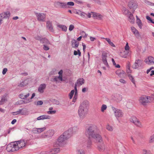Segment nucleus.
Instances as JSON below:
<instances>
[{
  "label": "nucleus",
  "mask_w": 154,
  "mask_h": 154,
  "mask_svg": "<svg viewBox=\"0 0 154 154\" xmlns=\"http://www.w3.org/2000/svg\"><path fill=\"white\" fill-rule=\"evenodd\" d=\"M100 130L98 127L94 124H90L86 127L85 134L90 139L95 136L97 133H99Z\"/></svg>",
  "instance_id": "nucleus-1"
},
{
  "label": "nucleus",
  "mask_w": 154,
  "mask_h": 154,
  "mask_svg": "<svg viewBox=\"0 0 154 154\" xmlns=\"http://www.w3.org/2000/svg\"><path fill=\"white\" fill-rule=\"evenodd\" d=\"M89 108V103L87 101H84L80 105L78 113L80 119H83L87 114Z\"/></svg>",
  "instance_id": "nucleus-2"
},
{
  "label": "nucleus",
  "mask_w": 154,
  "mask_h": 154,
  "mask_svg": "<svg viewBox=\"0 0 154 154\" xmlns=\"http://www.w3.org/2000/svg\"><path fill=\"white\" fill-rule=\"evenodd\" d=\"M152 97L147 96L141 97L139 100L140 103L143 105L145 106L148 103L152 102Z\"/></svg>",
  "instance_id": "nucleus-3"
},
{
  "label": "nucleus",
  "mask_w": 154,
  "mask_h": 154,
  "mask_svg": "<svg viewBox=\"0 0 154 154\" xmlns=\"http://www.w3.org/2000/svg\"><path fill=\"white\" fill-rule=\"evenodd\" d=\"M128 6L134 13L137 8V3L136 0H130L128 2Z\"/></svg>",
  "instance_id": "nucleus-4"
},
{
  "label": "nucleus",
  "mask_w": 154,
  "mask_h": 154,
  "mask_svg": "<svg viewBox=\"0 0 154 154\" xmlns=\"http://www.w3.org/2000/svg\"><path fill=\"white\" fill-rule=\"evenodd\" d=\"M6 150L8 152H13L18 150L15 142H13L8 144L7 146Z\"/></svg>",
  "instance_id": "nucleus-5"
},
{
  "label": "nucleus",
  "mask_w": 154,
  "mask_h": 154,
  "mask_svg": "<svg viewBox=\"0 0 154 154\" xmlns=\"http://www.w3.org/2000/svg\"><path fill=\"white\" fill-rule=\"evenodd\" d=\"M6 150L8 152H13L18 150L15 142H13L8 144L7 146Z\"/></svg>",
  "instance_id": "nucleus-6"
},
{
  "label": "nucleus",
  "mask_w": 154,
  "mask_h": 154,
  "mask_svg": "<svg viewBox=\"0 0 154 154\" xmlns=\"http://www.w3.org/2000/svg\"><path fill=\"white\" fill-rule=\"evenodd\" d=\"M112 109L113 111L114 115L117 119L122 118L123 116V113L122 110L114 107H112Z\"/></svg>",
  "instance_id": "nucleus-7"
},
{
  "label": "nucleus",
  "mask_w": 154,
  "mask_h": 154,
  "mask_svg": "<svg viewBox=\"0 0 154 154\" xmlns=\"http://www.w3.org/2000/svg\"><path fill=\"white\" fill-rule=\"evenodd\" d=\"M15 142L17 148L18 149V150L21 148L24 147L27 143L26 140H21Z\"/></svg>",
  "instance_id": "nucleus-8"
},
{
  "label": "nucleus",
  "mask_w": 154,
  "mask_h": 154,
  "mask_svg": "<svg viewBox=\"0 0 154 154\" xmlns=\"http://www.w3.org/2000/svg\"><path fill=\"white\" fill-rule=\"evenodd\" d=\"M130 121L134 123L137 127L142 128L143 126L141 122L135 116L132 117L130 119Z\"/></svg>",
  "instance_id": "nucleus-9"
},
{
  "label": "nucleus",
  "mask_w": 154,
  "mask_h": 154,
  "mask_svg": "<svg viewBox=\"0 0 154 154\" xmlns=\"http://www.w3.org/2000/svg\"><path fill=\"white\" fill-rule=\"evenodd\" d=\"M60 146L59 144L57 142L55 143L53 145L54 147V149H52L50 151V153L51 154H54L57 153L59 152L60 151V149L58 147Z\"/></svg>",
  "instance_id": "nucleus-10"
},
{
  "label": "nucleus",
  "mask_w": 154,
  "mask_h": 154,
  "mask_svg": "<svg viewBox=\"0 0 154 154\" xmlns=\"http://www.w3.org/2000/svg\"><path fill=\"white\" fill-rule=\"evenodd\" d=\"M42 42L43 44V49L46 51L49 50L50 49L49 45H51L50 42L47 39H44Z\"/></svg>",
  "instance_id": "nucleus-11"
},
{
  "label": "nucleus",
  "mask_w": 154,
  "mask_h": 154,
  "mask_svg": "<svg viewBox=\"0 0 154 154\" xmlns=\"http://www.w3.org/2000/svg\"><path fill=\"white\" fill-rule=\"evenodd\" d=\"M35 15L38 21L44 22L46 19V14L43 13H36Z\"/></svg>",
  "instance_id": "nucleus-12"
},
{
  "label": "nucleus",
  "mask_w": 154,
  "mask_h": 154,
  "mask_svg": "<svg viewBox=\"0 0 154 154\" xmlns=\"http://www.w3.org/2000/svg\"><path fill=\"white\" fill-rule=\"evenodd\" d=\"M85 83V80L83 78H80L78 79L75 85L74 89L75 90L77 89V86H80L82 85L83 84Z\"/></svg>",
  "instance_id": "nucleus-13"
},
{
  "label": "nucleus",
  "mask_w": 154,
  "mask_h": 154,
  "mask_svg": "<svg viewBox=\"0 0 154 154\" xmlns=\"http://www.w3.org/2000/svg\"><path fill=\"white\" fill-rule=\"evenodd\" d=\"M54 134V131L51 130L48 131L46 133H45V135H43L42 136V138H45L50 137H52Z\"/></svg>",
  "instance_id": "nucleus-14"
},
{
  "label": "nucleus",
  "mask_w": 154,
  "mask_h": 154,
  "mask_svg": "<svg viewBox=\"0 0 154 154\" xmlns=\"http://www.w3.org/2000/svg\"><path fill=\"white\" fill-rule=\"evenodd\" d=\"M46 27L50 31L54 32V30L52 21L48 20L46 22Z\"/></svg>",
  "instance_id": "nucleus-15"
},
{
  "label": "nucleus",
  "mask_w": 154,
  "mask_h": 154,
  "mask_svg": "<svg viewBox=\"0 0 154 154\" xmlns=\"http://www.w3.org/2000/svg\"><path fill=\"white\" fill-rule=\"evenodd\" d=\"M63 134L67 140L71 137L73 134L72 132L71 131V130L69 128L67 131L65 132Z\"/></svg>",
  "instance_id": "nucleus-16"
},
{
  "label": "nucleus",
  "mask_w": 154,
  "mask_h": 154,
  "mask_svg": "<svg viewBox=\"0 0 154 154\" xmlns=\"http://www.w3.org/2000/svg\"><path fill=\"white\" fill-rule=\"evenodd\" d=\"M116 73L120 78H124L126 75L125 72L122 70H118L116 71Z\"/></svg>",
  "instance_id": "nucleus-17"
},
{
  "label": "nucleus",
  "mask_w": 154,
  "mask_h": 154,
  "mask_svg": "<svg viewBox=\"0 0 154 154\" xmlns=\"http://www.w3.org/2000/svg\"><path fill=\"white\" fill-rule=\"evenodd\" d=\"M145 62L147 64H152L154 63V58L151 56L145 59Z\"/></svg>",
  "instance_id": "nucleus-18"
},
{
  "label": "nucleus",
  "mask_w": 154,
  "mask_h": 154,
  "mask_svg": "<svg viewBox=\"0 0 154 154\" xmlns=\"http://www.w3.org/2000/svg\"><path fill=\"white\" fill-rule=\"evenodd\" d=\"M46 87V85L45 84H41L39 86L38 91L41 93H42L44 92V90Z\"/></svg>",
  "instance_id": "nucleus-19"
},
{
  "label": "nucleus",
  "mask_w": 154,
  "mask_h": 154,
  "mask_svg": "<svg viewBox=\"0 0 154 154\" xmlns=\"http://www.w3.org/2000/svg\"><path fill=\"white\" fill-rule=\"evenodd\" d=\"M92 138L96 139L99 142H101L103 141L102 138L101 136L99 134V133H97Z\"/></svg>",
  "instance_id": "nucleus-20"
},
{
  "label": "nucleus",
  "mask_w": 154,
  "mask_h": 154,
  "mask_svg": "<svg viewBox=\"0 0 154 154\" xmlns=\"http://www.w3.org/2000/svg\"><path fill=\"white\" fill-rule=\"evenodd\" d=\"M122 54L121 56L124 58H126L127 56H129L131 54V51L130 50L125 51L122 52H121Z\"/></svg>",
  "instance_id": "nucleus-21"
},
{
  "label": "nucleus",
  "mask_w": 154,
  "mask_h": 154,
  "mask_svg": "<svg viewBox=\"0 0 154 154\" xmlns=\"http://www.w3.org/2000/svg\"><path fill=\"white\" fill-rule=\"evenodd\" d=\"M131 29L132 32L135 34L137 38H139L140 37L139 32L134 27H131Z\"/></svg>",
  "instance_id": "nucleus-22"
},
{
  "label": "nucleus",
  "mask_w": 154,
  "mask_h": 154,
  "mask_svg": "<svg viewBox=\"0 0 154 154\" xmlns=\"http://www.w3.org/2000/svg\"><path fill=\"white\" fill-rule=\"evenodd\" d=\"M50 117L49 116L44 115L40 116L37 118V120H43L45 119H50Z\"/></svg>",
  "instance_id": "nucleus-23"
},
{
  "label": "nucleus",
  "mask_w": 154,
  "mask_h": 154,
  "mask_svg": "<svg viewBox=\"0 0 154 154\" xmlns=\"http://www.w3.org/2000/svg\"><path fill=\"white\" fill-rule=\"evenodd\" d=\"M56 5L62 8H67L66 4L65 2H57L56 3Z\"/></svg>",
  "instance_id": "nucleus-24"
},
{
  "label": "nucleus",
  "mask_w": 154,
  "mask_h": 154,
  "mask_svg": "<svg viewBox=\"0 0 154 154\" xmlns=\"http://www.w3.org/2000/svg\"><path fill=\"white\" fill-rule=\"evenodd\" d=\"M3 18H9L10 15V12L9 11L4 12L0 14Z\"/></svg>",
  "instance_id": "nucleus-25"
},
{
  "label": "nucleus",
  "mask_w": 154,
  "mask_h": 154,
  "mask_svg": "<svg viewBox=\"0 0 154 154\" xmlns=\"http://www.w3.org/2000/svg\"><path fill=\"white\" fill-rule=\"evenodd\" d=\"M93 14V17H95L96 18L100 20L101 19L103 16L100 14L96 13L91 12Z\"/></svg>",
  "instance_id": "nucleus-26"
},
{
  "label": "nucleus",
  "mask_w": 154,
  "mask_h": 154,
  "mask_svg": "<svg viewBox=\"0 0 154 154\" xmlns=\"http://www.w3.org/2000/svg\"><path fill=\"white\" fill-rule=\"evenodd\" d=\"M66 140L64 135L63 134L61 135L58 138L57 141L60 143H61L64 141Z\"/></svg>",
  "instance_id": "nucleus-27"
},
{
  "label": "nucleus",
  "mask_w": 154,
  "mask_h": 154,
  "mask_svg": "<svg viewBox=\"0 0 154 154\" xmlns=\"http://www.w3.org/2000/svg\"><path fill=\"white\" fill-rule=\"evenodd\" d=\"M98 149L101 151H104L105 149V146L104 143L99 145L98 146Z\"/></svg>",
  "instance_id": "nucleus-28"
},
{
  "label": "nucleus",
  "mask_w": 154,
  "mask_h": 154,
  "mask_svg": "<svg viewBox=\"0 0 154 154\" xmlns=\"http://www.w3.org/2000/svg\"><path fill=\"white\" fill-rule=\"evenodd\" d=\"M72 45L73 48H77L79 45V42L76 40L75 39H73L72 40Z\"/></svg>",
  "instance_id": "nucleus-29"
},
{
  "label": "nucleus",
  "mask_w": 154,
  "mask_h": 154,
  "mask_svg": "<svg viewBox=\"0 0 154 154\" xmlns=\"http://www.w3.org/2000/svg\"><path fill=\"white\" fill-rule=\"evenodd\" d=\"M128 20L131 23H134L135 19L133 15L130 13L128 17Z\"/></svg>",
  "instance_id": "nucleus-30"
},
{
  "label": "nucleus",
  "mask_w": 154,
  "mask_h": 154,
  "mask_svg": "<svg viewBox=\"0 0 154 154\" xmlns=\"http://www.w3.org/2000/svg\"><path fill=\"white\" fill-rule=\"evenodd\" d=\"M31 101V100L29 99H25V100H20L19 103L20 104H26L30 102Z\"/></svg>",
  "instance_id": "nucleus-31"
},
{
  "label": "nucleus",
  "mask_w": 154,
  "mask_h": 154,
  "mask_svg": "<svg viewBox=\"0 0 154 154\" xmlns=\"http://www.w3.org/2000/svg\"><path fill=\"white\" fill-rule=\"evenodd\" d=\"M57 26L61 29L62 30L64 31H66L67 29L66 27L64 25L58 24L57 25Z\"/></svg>",
  "instance_id": "nucleus-32"
},
{
  "label": "nucleus",
  "mask_w": 154,
  "mask_h": 154,
  "mask_svg": "<svg viewBox=\"0 0 154 154\" xmlns=\"http://www.w3.org/2000/svg\"><path fill=\"white\" fill-rule=\"evenodd\" d=\"M23 109H19L18 111L14 112V114L15 115H17L19 114H20L22 115H24V112L22 111Z\"/></svg>",
  "instance_id": "nucleus-33"
},
{
  "label": "nucleus",
  "mask_w": 154,
  "mask_h": 154,
  "mask_svg": "<svg viewBox=\"0 0 154 154\" xmlns=\"http://www.w3.org/2000/svg\"><path fill=\"white\" fill-rule=\"evenodd\" d=\"M141 154H152V153L150 150L143 149L142 150Z\"/></svg>",
  "instance_id": "nucleus-34"
},
{
  "label": "nucleus",
  "mask_w": 154,
  "mask_h": 154,
  "mask_svg": "<svg viewBox=\"0 0 154 154\" xmlns=\"http://www.w3.org/2000/svg\"><path fill=\"white\" fill-rule=\"evenodd\" d=\"M69 129L71 130V131L72 132V134L73 133H76L79 130V128L77 127H74L72 128H70Z\"/></svg>",
  "instance_id": "nucleus-35"
},
{
  "label": "nucleus",
  "mask_w": 154,
  "mask_h": 154,
  "mask_svg": "<svg viewBox=\"0 0 154 154\" xmlns=\"http://www.w3.org/2000/svg\"><path fill=\"white\" fill-rule=\"evenodd\" d=\"M106 41L109 44L111 45L112 47H115V46L112 42L111 41L110 39L109 38H105Z\"/></svg>",
  "instance_id": "nucleus-36"
},
{
  "label": "nucleus",
  "mask_w": 154,
  "mask_h": 154,
  "mask_svg": "<svg viewBox=\"0 0 154 154\" xmlns=\"http://www.w3.org/2000/svg\"><path fill=\"white\" fill-rule=\"evenodd\" d=\"M136 23L139 26V27L140 29H142L143 26V24L140 20H138V21H136Z\"/></svg>",
  "instance_id": "nucleus-37"
},
{
  "label": "nucleus",
  "mask_w": 154,
  "mask_h": 154,
  "mask_svg": "<svg viewBox=\"0 0 154 154\" xmlns=\"http://www.w3.org/2000/svg\"><path fill=\"white\" fill-rule=\"evenodd\" d=\"M6 101L7 99L6 98V96H3L0 101V105L3 104Z\"/></svg>",
  "instance_id": "nucleus-38"
},
{
  "label": "nucleus",
  "mask_w": 154,
  "mask_h": 154,
  "mask_svg": "<svg viewBox=\"0 0 154 154\" xmlns=\"http://www.w3.org/2000/svg\"><path fill=\"white\" fill-rule=\"evenodd\" d=\"M106 128L108 130L110 131H112L113 130V127L109 125H106Z\"/></svg>",
  "instance_id": "nucleus-39"
},
{
  "label": "nucleus",
  "mask_w": 154,
  "mask_h": 154,
  "mask_svg": "<svg viewBox=\"0 0 154 154\" xmlns=\"http://www.w3.org/2000/svg\"><path fill=\"white\" fill-rule=\"evenodd\" d=\"M149 142L152 143L154 142V134L151 136L149 138Z\"/></svg>",
  "instance_id": "nucleus-40"
},
{
  "label": "nucleus",
  "mask_w": 154,
  "mask_h": 154,
  "mask_svg": "<svg viewBox=\"0 0 154 154\" xmlns=\"http://www.w3.org/2000/svg\"><path fill=\"white\" fill-rule=\"evenodd\" d=\"M75 92V91L74 90H72L69 93V95L70 99H71L72 98Z\"/></svg>",
  "instance_id": "nucleus-41"
},
{
  "label": "nucleus",
  "mask_w": 154,
  "mask_h": 154,
  "mask_svg": "<svg viewBox=\"0 0 154 154\" xmlns=\"http://www.w3.org/2000/svg\"><path fill=\"white\" fill-rule=\"evenodd\" d=\"M46 128L45 127L40 128H38V133H39L44 131L46 130Z\"/></svg>",
  "instance_id": "nucleus-42"
},
{
  "label": "nucleus",
  "mask_w": 154,
  "mask_h": 154,
  "mask_svg": "<svg viewBox=\"0 0 154 154\" xmlns=\"http://www.w3.org/2000/svg\"><path fill=\"white\" fill-rule=\"evenodd\" d=\"M107 55L106 54H102V61H105L106 60Z\"/></svg>",
  "instance_id": "nucleus-43"
},
{
  "label": "nucleus",
  "mask_w": 154,
  "mask_h": 154,
  "mask_svg": "<svg viewBox=\"0 0 154 154\" xmlns=\"http://www.w3.org/2000/svg\"><path fill=\"white\" fill-rule=\"evenodd\" d=\"M56 112V110H53L52 111H48L47 112V113L48 114L53 115L55 114Z\"/></svg>",
  "instance_id": "nucleus-44"
},
{
  "label": "nucleus",
  "mask_w": 154,
  "mask_h": 154,
  "mask_svg": "<svg viewBox=\"0 0 154 154\" xmlns=\"http://www.w3.org/2000/svg\"><path fill=\"white\" fill-rule=\"evenodd\" d=\"M128 76L129 77L130 79L131 80V81L134 84H135V81L133 78V77L132 76V75L130 74L128 75Z\"/></svg>",
  "instance_id": "nucleus-45"
},
{
  "label": "nucleus",
  "mask_w": 154,
  "mask_h": 154,
  "mask_svg": "<svg viewBox=\"0 0 154 154\" xmlns=\"http://www.w3.org/2000/svg\"><path fill=\"white\" fill-rule=\"evenodd\" d=\"M107 108V106L106 105L103 104L102 105L101 107V111L102 112H104Z\"/></svg>",
  "instance_id": "nucleus-46"
},
{
  "label": "nucleus",
  "mask_w": 154,
  "mask_h": 154,
  "mask_svg": "<svg viewBox=\"0 0 154 154\" xmlns=\"http://www.w3.org/2000/svg\"><path fill=\"white\" fill-rule=\"evenodd\" d=\"M35 38L38 40H39L40 41V42L42 43V41L45 38L42 39L41 37L39 36H37L35 37Z\"/></svg>",
  "instance_id": "nucleus-47"
},
{
  "label": "nucleus",
  "mask_w": 154,
  "mask_h": 154,
  "mask_svg": "<svg viewBox=\"0 0 154 154\" xmlns=\"http://www.w3.org/2000/svg\"><path fill=\"white\" fill-rule=\"evenodd\" d=\"M146 19L149 21V22L150 23H152L153 24H154V21H153L151 18L149 17V16H146Z\"/></svg>",
  "instance_id": "nucleus-48"
},
{
  "label": "nucleus",
  "mask_w": 154,
  "mask_h": 154,
  "mask_svg": "<svg viewBox=\"0 0 154 154\" xmlns=\"http://www.w3.org/2000/svg\"><path fill=\"white\" fill-rule=\"evenodd\" d=\"M85 152L82 149H80L79 150H78L77 151V152L76 154H84Z\"/></svg>",
  "instance_id": "nucleus-49"
},
{
  "label": "nucleus",
  "mask_w": 154,
  "mask_h": 154,
  "mask_svg": "<svg viewBox=\"0 0 154 154\" xmlns=\"http://www.w3.org/2000/svg\"><path fill=\"white\" fill-rule=\"evenodd\" d=\"M32 132L35 134L38 133V129L37 128H33L32 130Z\"/></svg>",
  "instance_id": "nucleus-50"
},
{
  "label": "nucleus",
  "mask_w": 154,
  "mask_h": 154,
  "mask_svg": "<svg viewBox=\"0 0 154 154\" xmlns=\"http://www.w3.org/2000/svg\"><path fill=\"white\" fill-rule=\"evenodd\" d=\"M74 1L77 4H83V2L82 0H75Z\"/></svg>",
  "instance_id": "nucleus-51"
},
{
  "label": "nucleus",
  "mask_w": 154,
  "mask_h": 154,
  "mask_svg": "<svg viewBox=\"0 0 154 154\" xmlns=\"http://www.w3.org/2000/svg\"><path fill=\"white\" fill-rule=\"evenodd\" d=\"M74 5V4L73 2H68L67 4V5H70V6H73Z\"/></svg>",
  "instance_id": "nucleus-52"
},
{
  "label": "nucleus",
  "mask_w": 154,
  "mask_h": 154,
  "mask_svg": "<svg viewBox=\"0 0 154 154\" xmlns=\"http://www.w3.org/2000/svg\"><path fill=\"white\" fill-rule=\"evenodd\" d=\"M25 81L22 82L18 86L20 87H22L26 85V84H25Z\"/></svg>",
  "instance_id": "nucleus-53"
},
{
  "label": "nucleus",
  "mask_w": 154,
  "mask_h": 154,
  "mask_svg": "<svg viewBox=\"0 0 154 154\" xmlns=\"http://www.w3.org/2000/svg\"><path fill=\"white\" fill-rule=\"evenodd\" d=\"M103 63H104L105 65L107 67L109 68V64L107 62V60L102 61Z\"/></svg>",
  "instance_id": "nucleus-54"
},
{
  "label": "nucleus",
  "mask_w": 154,
  "mask_h": 154,
  "mask_svg": "<svg viewBox=\"0 0 154 154\" xmlns=\"http://www.w3.org/2000/svg\"><path fill=\"white\" fill-rule=\"evenodd\" d=\"M93 1L99 5H101V2L100 0H93Z\"/></svg>",
  "instance_id": "nucleus-55"
},
{
  "label": "nucleus",
  "mask_w": 154,
  "mask_h": 154,
  "mask_svg": "<svg viewBox=\"0 0 154 154\" xmlns=\"http://www.w3.org/2000/svg\"><path fill=\"white\" fill-rule=\"evenodd\" d=\"M79 15L82 17H84L85 16V13L81 11H79Z\"/></svg>",
  "instance_id": "nucleus-56"
},
{
  "label": "nucleus",
  "mask_w": 154,
  "mask_h": 154,
  "mask_svg": "<svg viewBox=\"0 0 154 154\" xmlns=\"http://www.w3.org/2000/svg\"><path fill=\"white\" fill-rule=\"evenodd\" d=\"M74 26L73 25H71L69 26V30L70 31H72L74 28Z\"/></svg>",
  "instance_id": "nucleus-57"
},
{
  "label": "nucleus",
  "mask_w": 154,
  "mask_h": 154,
  "mask_svg": "<svg viewBox=\"0 0 154 154\" xmlns=\"http://www.w3.org/2000/svg\"><path fill=\"white\" fill-rule=\"evenodd\" d=\"M43 104V102L42 101L39 100L37 102L36 105H42Z\"/></svg>",
  "instance_id": "nucleus-58"
},
{
  "label": "nucleus",
  "mask_w": 154,
  "mask_h": 154,
  "mask_svg": "<svg viewBox=\"0 0 154 154\" xmlns=\"http://www.w3.org/2000/svg\"><path fill=\"white\" fill-rule=\"evenodd\" d=\"M125 50L126 51L129 50V46L128 45V43H127V44L125 47Z\"/></svg>",
  "instance_id": "nucleus-59"
},
{
  "label": "nucleus",
  "mask_w": 154,
  "mask_h": 154,
  "mask_svg": "<svg viewBox=\"0 0 154 154\" xmlns=\"http://www.w3.org/2000/svg\"><path fill=\"white\" fill-rule=\"evenodd\" d=\"M75 90V93L73 98L76 99L77 97V89Z\"/></svg>",
  "instance_id": "nucleus-60"
},
{
  "label": "nucleus",
  "mask_w": 154,
  "mask_h": 154,
  "mask_svg": "<svg viewBox=\"0 0 154 154\" xmlns=\"http://www.w3.org/2000/svg\"><path fill=\"white\" fill-rule=\"evenodd\" d=\"M145 3L151 6L154 5V3H152L148 1H146V2H145Z\"/></svg>",
  "instance_id": "nucleus-61"
},
{
  "label": "nucleus",
  "mask_w": 154,
  "mask_h": 154,
  "mask_svg": "<svg viewBox=\"0 0 154 154\" xmlns=\"http://www.w3.org/2000/svg\"><path fill=\"white\" fill-rule=\"evenodd\" d=\"M128 10L126 8H124V12L123 13L125 14H126L128 13Z\"/></svg>",
  "instance_id": "nucleus-62"
},
{
  "label": "nucleus",
  "mask_w": 154,
  "mask_h": 154,
  "mask_svg": "<svg viewBox=\"0 0 154 154\" xmlns=\"http://www.w3.org/2000/svg\"><path fill=\"white\" fill-rule=\"evenodd\" d=\"M141 60H137L135 61V63H136L137 64H138L139 65H140L141 63Z\"/></svg>",
  "instance_id": "nucleus-63"
},
{
  "label": "nucleus",
  "mask_w": 154,
  "mask_h": 154,
  "mask_svg": "<svg viewBox=\"0 0 154 154\" xmlns=\"http://www.w3.org/2000/svg\"><path fill=\"white\" fill-rule=\"evenodd\" d=\"M7 69L6 68L4 69L2 72L3 74L5 75L6 73V72L7 71Z\"/></svg>",
  "instance_id": "nucleus-64"
}]
</instances>
